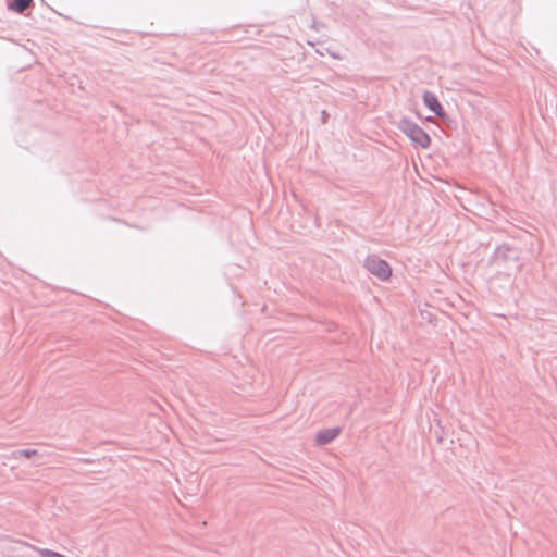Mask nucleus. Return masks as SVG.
Segmentation results:
<instances>
[{
    "mask_svg": "<svg viewBox=\"0 0 557 557\" xmlns=\"http://www.w3.org/2000/svg\"><path fill=\"white\" fill-rule=\"evenodd\" d=\"M37 454L35 449H22L12 453V458L18 459L20 457L30 458Z\"/></svg>",
    "mask_w": 557,
    "mask_h": 557,
    "instance_id": "423d86ee",
    "label": "nucleus"
},
{
    "mask_svg": "<svg viewBox=\"0 0 557 557\" xmlns=\"http://www.w3.org/2000/svg\"><path fill=\"white\" fill-rule=\"evenodd\" d=\"M364 268L377 278L385 281L392 275L389 264L375 255L368 256L364 260Z\"/></svg>",
    "mask_w": 557,
    "mask_h": 557,
    "instance_id": "f03ea898",
    "label": "nucleus"
},
{
    "mask_svg": "<svg viewBox=\"0 0 557 557\" xmlns=\"http://www.w3.org/2000/svg\"><path fill=\"white\" fill-rule=\"evenodd\" d=\"M423 102L436 116L442 117L445 115V111L434 94L425 91Z\"/></svg>",
    "mask_w": 557,
    "mask_h": 557,
    "instance_id": "7ed1b4c3",
    "label": "nucleus"
},
{
    "mask_svg": "<svg viewBox=\"0 0 557 557\" xmlns=\"http://www.w3.org/2000/svg\"><path fill=\"white\" fill-rule=\"evenodd\" d=\"M33 0H14L9 4V8L15 12L22 13L25 9L29 8Z\"/></svg>",
    "mask_w": 557,
    "mask_h": 557,
    "instance_id": "39448f33",
    "label": "nucleus"
},
{
    "mask_svg": "<svg viewBox=\"0 0 557 557\" xmlns=\"http://www.w3.org/2000/svg\"><path fill=\"white\" fill-rule=\"evenodd\" d=\"M339 432H341L339 428L321 430L315 436V442L319 445L329 444L339 434Z\"/></svg>",
    "mask_w": 557,
    "mask_h": 557,
    "instance_id": "20e7f679",
    "label": "nucleus"
},
{
    "mask_svg": "<svg viewBox=\"0 0 557 557\" xmlns=\"http://www.w3.org/2000/svg\"><path fill=\"white\" fill-rule=\"evenodd\" d=\"M399 128L417 145L422 148L430 146V136L416 123L403 120L399 124Z\"/></svg>",
    "mask_w": 557,
    "mask_h": 557,
    "instance_id": "f257e3e1",
    "label": "nucleus"
}]
</instances>
